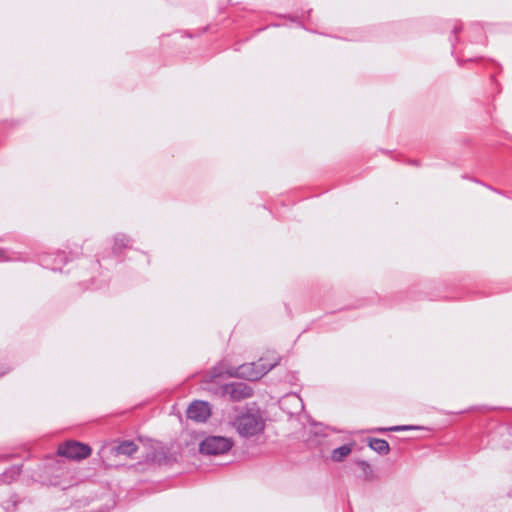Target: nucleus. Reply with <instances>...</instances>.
Instances as JSON below:
<instances>
[{"label":"nucleus","instance_id":"nucleus-1","mask_svg":"<svg viewBox=\"0 0 512 512\" xmlns=\"http://www.w3.org/2000/svg\"><path fill=\"white\" fill-rule=\"evenodd\" d=\"M278 364V361L266 363L263 359H259L258 362L245 363L238 367H224L221 363L219 366L214 367L209 374V380L214 381L216 378L221 377L223 374H227L230 377L243 378L248 381H256L262 378L268 373L273 367Z\"/></svg>","mask_w":512,"mask_h":512},{"label":"nucleus","instance_id":"nucleus-2","mask_svg":"<svg viewBox=\"0 0 512 512\" xmlns=\"http://www.w3.org/2000/svg\"><path fill=\"white\" fill-rule=\"evenodd\" d=\"M233 426L241 437L248 438L262 433L265 422L259 412L248 411L238 415Z\"/></svg>","mask_w":512,"mask_h":512},{"label":"nucleus","instance_id":"nucleus-3","mask_svg":"<svg viewBox=\"0 0 512 512\" xmlns=\"http://www.w3.org/2000/svg\"><path fill=\"white\" fill-rule=\"evenodd\" d=\"M233 446V442L228 437L208 436L199 444V450L205 455H221L228 452Z\"/></svg>","mask_w":512,"mask_h":512},{"label":"nucleus","instance_id":"nucleus-4","mask_svg":"<svg viewBox=\"0 0 512 512\" xmlns=\"http://www.w3.org/2000/svg\"><path fill=\"white\" fill-rule=\"evenodd\" d=\"M58 453L69 459L80 460L91 454V448L77 441H68L59 446Z\"/></svg>","mask_w":512,"mask_h":512},{"label":"nucleus","instance_id":"nucleus-5","mask_svg":"<svg viewBox=\"0 0 512 512\" xmlns=\"http://www.w3.org/2000/svg\"><path fill=\"white\" fill-rule=\"evenodd\" d=\"M223 394L228 395L233 401H240L252 396L253 390L246 383L236 382L223 386Z\"/></svg>","mask_w":512,"mask_h":512},{"label":"nucleus","instance_id":"nucleus-6","mask_svg":"<svg viewBox=\"0 0 512 512\" xmlns=\"http://www.w3.org/2000/svg\"><path fill=\"white\" fill-rule=\"evenodd\" d=\"M211 415V409L208 402L194 401L187 409V417L196 422H205Z\"/></svg>","mask_w":512,"mask_h":512},{"label":"nucleus","instance_id":"nucleus-7","mask_svg":"<svg viewBox=\"0 0 512 512\" xmlns=\"http://www.w3.org/2000/svg\"><path fill=\"white\" fill-rule=\"evenodd\" d=\"M68 261L64 252H57L56 254H43L39 258L40 264L53 271H61L62 266Z\"/></svg>","mask_w":512,"mask_h":512},{"label":"nucleus","instance_id":"nucleus-8","mask_svg":"<svg viewBox=\"0 0 512 512\" xmlns=\"http://www.w3.org/2000/svg\"><path fill=\"white\" fill-rule=\"evenodd\" d=\"M113 450L118 455L131 456L137 451V445L133 441H123Z\"/></svg>","mask_w":512,"mask_h":512},{"label":"nucleus","instance_id":"nucleus-9","mask_svg":"<svg viewBox=\"0 0 512 512\" xmlns=\"http://www.w3.org/2000/svg\"><path fill=\"white\" fill-rule=\"evenodd\" d=\"M369 447L375 452L386 455L390 451L389 444L384 439L372 438L369 440Z\"/></svg>","mask_w":512,"mask_h":512},{"label":"nucleus","instance_id":"nucleus-10","mask_svg":"<svg viewBox=\"0 0 512 512\" xmlns=\"http://www.w3.org/2000/svg\"><path fill=\"white\" fill-rule=\"evenodd\" d=\"M131 243V239L125 234H117L114 238L113 252L119 254L124 248Z\"/></svg>","mask_w":512,"mask_h":512},{"label":"nucleus","instance_id":"nucleus-11","mask_svg":"<svg viewBox=\"0 0 512 512\" xmlns=\"http://www.w3.org/2000/svg\"><path fill=\"white\" fill-rule=\"evenodd\" d=\"M352 451V445L344 444L332 451L331 458L334 462H341Z\"/></svg>","mask_w":512,"mask_h":512},{"label":"nucleus","instance_id":"nucleus-12","mask_svg":"<svg viewBox=\"0 0 512 512\" xmlns=\"http://www.w3.org/2000/svg\"><path fill=\"white\" fill-rule=\"evenodd\" d=\"M21 473L20 466H12L8 471L3 474V481L10 483L14 481Z\"/></svg>","mask_w":512,"mask_h":512},{"label":"nucleus","instance_id":"nucleus-13","mask_svg":"<svg viewBox=\"0 0 512 512\" xmlns=\"http://www.w3.org/2000/svg\"><path fill=\"white\" fill-rule=\"evenodd\" d=\"M417 429V427L412 425H399V426H393L389 428H379L377 429L378 432H386V431H407V430H413Z\"/></svg>","mask_w":512,"mask_h":512},{"label":"nucleus","instance_id":"nucleus-14","mask_svg":"<svg viewBox=\"0 0 512 512\" xmlns=\"http://www.w3.org/2000/svg\"><path fill=\"white\" fill-rule=\"evenodd\" d=\"M358 464L361 466V468L364 472H366L370 468L368 462H366V461H359Z\"/></svg>","mask_w":512,"mask_h":512},{"label":"nucleus","instance_id":"nucleus-15","mask_svg":"<svg viewBox=\"0 0 512 512\" xmlns=\"http://www.w3.org/2000/svg\"><path fill=\"white\" fill-rule=\"evenodd\" d=\"M8 260V258L5 256V252L0 249V261Z\"/></svg>","mask_w":512,"mask_h":512},{"label":"nucleus","instance_id":"nucleus-16","mask_svg":"<svg viewBox=\"0 0 512 512\" xmlns=\"http://www.w3.org/2000/svg\"><path fill=\"white\" fill-rule=\"evenodd\" d=\"M460 30H461V27H460V26L455 25V26H454V28H453L452 33H453V34H457V33H458V31H460Z\"/></svg>","mask_w":512,"mask_h":512},{"label":"nucleus","instance_id":"nucleus-17","mask_svg":"<svg viewBox=\"0 0 512 512\" xmlns=\"http://www.w3.org/2000/svg\"><path fill=\"white\" fill-rule=\"evenodd\" d=\"M6 373H7V371H6V370H5V371L0 372V376L4 375V374H6Z\"/></svg>","mask_w":512,"mask_h":512},{"label":"nucleus","instance_id":"nucleus-18","mask_svg":"<svg viewBox=\"0 0 512 512\" xmlns=\"http://www.w3.org/2000/svg\"><path fill=\"white\" fill-rule=\"evenodd\" d=\"M451 46L454 47V40L451 39Z\"/></svg>","mask_w":512,"mask_h":512}]
</instances>
